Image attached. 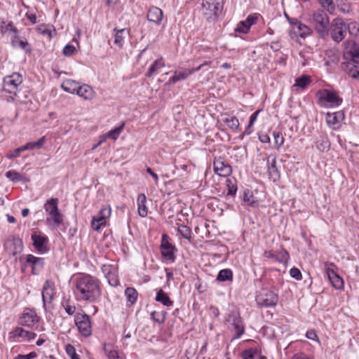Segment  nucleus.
Returning a JSON list of instances; mask_svg holds the SVG:
<instances>
[{
    "instance_id": "412c9836",
    "label": "nucleus",
    "mask_w": 359,
    "mask_h": 359,
    "mask_svg": "<svg viewBox=\"0 0 359 359\" xmlns=\"http://www.w3.org/2000/svg\"><path fill=\"white\" fill-rule=\"evenodd\" d=\"M325 120L327 125L334 130L340 128L344 119V114H325Z\"/></svg>"
},
{
    "instance_id": "4468645a",
    "label": "nucleus",
    "mask_w": 359,
    "mask_h": 359,
    "mask_svg": "<svg viewBox=\"0 0 359 359\" xmlns=\"http://www.w3.org/2000/svg\"><path fill=\"white\" fill-rule=\"evenodd\" d=\"M176 248L169 241V237L166 234L162 236L161 252L162 257L168 261L174 262L175 259V251Z\"/></svg>"
},
{
    "instance_id": "473e14b6",
    "label": "nucleus",
    "mask_w": 359,
    "mask_h": 359,
    "mask_svg": "<svg viewBox=\"0 0 359 359\" xmlns=\"http://www.w3.org/2000/svg\"><path fill=\"white\" fill-rule=\"evenodd\" d=\"M165 66L163 58L156 60L149 67V70L146 73L147 77H151L154 74H156L160 69Z\"/></svg>"
},
{
    "instance_id": "69168bd1",
    "label": "nucleus",
    "mask_w": 359,
    "mask_h": 359,
    "mask_svg": "<svg viewBox=\"0 0 359 359\" xmlns=\"http://www.w3.org/2000/svg\"><path fill=\"white\" fill-rule=\"evenodd\" d=\"M256 20H257L256 17H253L252 15H249L245 21V23L248 24V26L251 27L253 24L255 23Z\"/></svg>"
},
{
    "instance_id": "f257e3e1",
    "label": "nucleus",
    "mask_w": 359,
    "mask_h": 359,
    "mask_svg": "<svg viewBox=\"0 0 359 359\" xmlns=\"http://www.w3.org/2000/svg\"><path fill=\"white\" fill-rule=\"evenodd\" d=\"M75 294L81 300L93 302L100 296L99 280L88 274L77 277L75 280Z\"/></svg>"
},
{
    "instance_id": "ea45409f",
    "label": "nucleus",
    "mask_w": 359,
    "mask_h": 359,
    "mask_svg": "<svg viewBox=\"0 0 359 359\" xmlns=\"http://www.w3.org/2000/svg\"><path fill=\"white\" fill-rule=\"evenodd\" d=\"M125 295L128 302L133 304L137 301L138 293L135 288L127 287L125 290Z\"/></svg>"
},
{
    "instance_id": "a18cd8bd",
    "label": "nucleus",
    "mask_w": 359,
    "mask_h": 359,
    "mask_svg": "<svg viewBox=\"0 0 359 359\" xmlns=\"http://www.w3.org/2000/svg\"><path fill=\"white\" fill-rule=\"evenodd\" d=\"M289 259V254L285 250H283L279 254L275 255L273 260L280 263H285Z\"/></svg>"
},
{
    "instance_id": "5701e85b",
    "label": "nucleus",
    "mask_w": 359,
    "mask_h": 359,
    "mask_svg": "<svg viewBox=\"0 0 359 359\" xmlns=\"http://www.w3.org/2000/svg\"><path fill=\"white\" fill-rule=\"evenodd\" d=\"M10 338L22 337L27 341L34 339L36 337V334L25 330L22 327H17L9 333Z\"/></svg>"
},
{
    "instance_id": "ddd939ff",
    "label": "nucleus",
    "mask_w": 359,
    "mask_h": 359,
    "mask_svg": "<svg viewBox=\"0 0 359 359\" xmlns=\"http://www.w3.org/2000/svg\"><path fill=\"white\" fill-rule=\"evenodd\" d=\"M111 209L109 205L103 207L99 212L97 217H93L91 226L93 230L99 231L102 226L106 224L107 219L110 217Z\"/></svg>"
},
{
    "instance_id": "dca6fc26",
    "label": "nucleus",
    "mask_w": 359,
    "mask_h": 359,
    "mask_svg": "<svg viewBox=\"0 0 359 359\" xmlns=\"http://www.w3.org/2000/svg\"><path fill=\"white\" fill-rule=\"evenodd\" d=\"M55 285L54 283L47 280L43 285L41 297L43 301V307L46 309V304L47 302H51L53 299L55 294Z\"/></svg>"
},
{
    "instance_id": "4be33fe9",
    "label": "nucleus",
    "mask_w": 359,
    "mask_h": 359,
    "mask_svg": "<svg viewBox=\"0 0 359 359\" xmlns=\"http://www.w3.org/2000/svg\"><path fill=\"white\" fill-rule=\"evenodd\" d=\"M63 222V215L60 210L48 215L46 223L51 229L59 227Z\"/></svg>"
},
{
    "instance_id": "8fccbe9b",
    "label": "nucleus",
    "mask_w": 359,
    "mask_h": 359,
    "mask_svg": "<svg viewBox=\"0 0 359 359\" xmlns=\"http://www.w3.org/2000/svg\"><path fill=\"white\" fill-rule=\"evenodd\" d=\"M250 27L248 26V24L245 23V21H241L235 29L236 32L246 34L248 32Z\"/></svg>"
},
{
    "instance_id": "13d9d810",
    "label": "nucleus",
    "mask_w": 359,
    "mask_h": 359,
    "mask_svg": "<svg viewBox=\"0 0 359 359\" xmlns=\"http://www.w3.org/2000/svg\"><path fill=\"white\" fill-rule=\"evenodd\" d=\"M65 310L69 315H73L75 313L76 307L70 304L64 305Z\"/></svg>"
},
{
    "instance_id": "b1692460",
    "label": "nucleus",
    "mask_w": 359,
    "mask_h": 359,
    "mask_svg": "<svg viewBox=\"0 0 359 359\" xmlns=\"http://www.w3.org/2000/svg\"><path fill=\"white\" fill-rule=\"evenodd\" d=\"M125 126V123L122 122L118 126L115 128L109 130L107 133H105L102 137L100 142L97 143L95 147L100 145L105 140L111 139L113 140H116L118 139L121 133H122L123 128Z\"/></svg>"
},
{
    "instance_id": "6e6d98bb",
    "label": "nucleus",
    "mask_w": 359,
    "mask_h": 359,
    "mask_svg": "<svg viewBox=\"0 0 359 359\" xmlns=\"http://www.w3.org/2000/svg\"><path fill=\"white\" fill-rule=\"evenodd\" d=\"M330 142L327 140H323L320 143H318L317 147L322 151H327L330 148Z\"/></svg>"
},
{
    "instance_id": "72a5a7b5",
    "label": "nucleus",
    "mask_w": 359,
    "mask_h": 359,
    "mask_svg": "<svg viewBox=\"0 0 359 359\" xmlns=\"http://www.w3.org/2000/svg\"><path fill=\"white\" fill-rule=\"evenodd\" d=\"M155 299L166 306H170L173 304V302L170 300L168 294L161 289L157 292Z\"/></svg>"
},
{
    "instance_id": "49530a36",
    "label": "nucleus",
    "mask_w": 359,
    "mask_h": 359,
    "mask_svg": "<svg viewBox=\"0 0 359 359\" xmlns=\"http://www.w3.org/2000/svg\"><path fill=\"white\" fill-rule=\"evenodd\" d=\"M275 147L277 149H279L284 143V137L281 133L280 132H273V133Z\"/></svg>"
},
{
    "instance_id": "6ab92c4d",
    "label": "nucleus",
    "mask_w": 359,
    "mask_h": 359,
    "mask_svg": "<svg viewBox=\"0 0 359 359\" xmlns=\"http://www.w3.org/2000/svg\"><path fill=\"white\" fill-rule=\"evenodd\" d=\"M202 67V65H199L196 68L185 69L182 71H175L173 76L169 79V83H175L177 81L186 79L189 75L194 74L196 72L199 71Z\"/></svg>"
},
{
    "instance_id": "4d7b16f0",
    "label": "nucleus",
    "mask_w": 359,
    "mask_h": 359,
    "mask_svg": "<svg viewBox=\"0 0 359 359\" xmlns=\"http://www.w3.org/2000/svg\"><path fill=\"white\" fill-rule=\"evenodd\" d=\"M37 354L35 352H30L27 355L19 354L14 359H34L36 358Z\"/></svg>"
},
{
    "instance_id": "c85d7f7f",
    "label": "nucleus",
    "mask_w": 359,
    "mask_h": 359,
    "mask_svg": "<svg viewBox=\"0 0 359 359\" xmlns=\"http://www.w3.org/2000/svg\"><path fill=\"white\" fill-rule=\"evenodd\" d=\"M76 94L86 100H90L94 97L95 91L90 86L83 84L79 85Z\"/></svg>"
},
{
    "instance_id": "a19ab883",
    "label": "nucleus",
    "mask_w": 359,
    "mask_h": 359,
    "mask_svg": "<svg viewBox=\"0 0 359 359\" xmlns=\"http://www.w3.org/2000/svg\"><path fill=\"white\" fill-rule=\"evenodd\" d=\"M31 266L32 267V271L33 274H37L39 271L41 269L44 264V259L41 257H34V259L32 260Z\"/></svg>"
},
{
    "instance_id": "c03bdc74",
    "label": "nucleus",
    "mask_w": 359,
    "mask_h": 359,
    "mask_svg": "<svg viewBox=\"0 0 359 359\" xmlns=\"http://www.w3.org/2000/svg\"><path fill=\"white\" fill-rule=\"evenodd\" d=\"M346 29L352 36H356V35H359V34H358V31L359 30V24L356 22H351L347 24Z\"/></svg>"
},
{
    "instance_id": "774afa93",
    "label": "nucleus",
    "mask_w": 359,
    "mask_h": 359,
    "mask_svg": "<svg viewBox=\"0 0 359 359\" xmlns=\"http://www.w3.org/2000/svg\"><path fill=\"white\" fill-rule=\"evenodd\" d=\"M25 151L24 149H22V146L16 149L15 150L13 151V154L10 155L9 158H15V157H17L20 155V153Z\"/></svg>"
},
{
    "instance_id": "e433bc0d",
    "label": "nucleus",
    "mask_w": 359,
    "mask_h": 359,
    "mask_svg": "<svg viewBox=\"0 0 359 359\" xmlns=\"http://www.w3.org/2000/svg\"><path fill=\"white\" fill-rule=\"evenodd\" d=\"M311 80L309 76L302 75L295 79V83L293 87H298L300 88H304L311 83Z\"/></svg>"
},
{
    "instance_id": "79ce46f5",
    "label": "nucleus",
    "mask_w": 359,
    "mask_h": 359,
    "mask_svg": "<svg viewBox=\"0 0 359 359\" xmlns=\"http://www.w3.org/2000/svg\"><path fill=\"white\" fill-rule=\"evenodd\" d=\"M226 185L228 189L227 195L234 196L237 191V186L235 179H227Z\"/></svg>"
},
{
    "instance_id": "f8f14e48",
    "label": "nucleus",
    "mask_w": 359,
    "mask_h": 359,
    "mask_svg": "<svg viewBox=\"0 0 359 359\" xmlns=\"http://www.w3.org/2000/svg\"><path fill=\"white\" fill-rule=\"evenodd\" d=\"M39 318L33 309L25 308L20 317L19 324L22 326L32 327L39 322Z\"/></svg>"
},
{
    "instance_id": "9b49d317",
    "label": "nucleus",
    "mask_w": 359,
    "mask_h": 359,
    "mask_svg": "<svg viewBox=\"0 0 359 359\" xmlns=\"http://www.w3.org/2000/svg\"><path fill=\"white\" fill-rule=\"evenodd\" d=\"M31 239L33 242L34 248L41 252H46L48 250L47 244L48 238L40 231H35L32 233Z\"/></svg>"
},
{
    "instance_id": "5fc2aeb1",
    "label": "nucleus",
    "mask_w": 359,
    "mask_h": 359,
    "mask_svg": "<svg viewBox=\"0 0 359 359\" xmlns=\"http://www.w3.org/2000/svg\"><path fill=\"white\" fill-rule=\"evenodd\" d=\"M290 274L292 278H294L297 280H301L302 278L301 271L295 267L290 269Z\"/></svg>"
},
{
    "instance_id": "a211bd4d",
    "label": "nucleus",
    "mask_w": 359,
    "mask_h": 359,
    "mask_svg": "<svg viewBox=\"0 0 359 359\" xmlns=\"http://www.w3.org/2000/svg\"><path fill=\"white\" fill-rule=\"evenodd\" d=\"M329 266H330L326 269V273L332 285L337 290L343 288V279L338 274H337V273L332 269H331V267H334V264H330Z\"/></svg>"
},
{
    "instance_id": "7ed1b4c3",
    "label": "nucleus",
    "mask_w": 359,
    "mask_h": 359,
    "mask_svg": "<svg viewBox=\"0 0 359 359\" xmlns=\"http://www.w3.org/2000/svg\"><path fill=\"white\" fill-rule=\"evenodd\" d=\"M223 0H203L202 15L208 22L215 20L223 9Z\"/></svg>"
},
{
    "instance_id": "6e6552de",
    "label": "nucleus",
    "mask_w": 359,
    "mask_h": 359,
    "mask_svg": "<svg viewBox=\"0 0 359 359\" xmlns=\"http://www.w3.org/2000/svg\"><path fill=\"white\" fill-rule=\"evenodd\" d=\"M74 322L78 330L83 337H89L91 334L92 327L88 315L76 313L74 316Z\"/></svg>"
},
{
    "instance_id": "423d86ee",
    "label": "nucleus",
    "mask_w": 359,
    "mask_h": 359,
    "mask_svg": "<svg viewBox=\"0 0 359 359\" xmlns=\"http://www.w3.org/2000/svg\"><path fill=\"white\" fill-rule=\"evenodd\" d=\"M342 57L344 61L359 62V46L353 40L345 41Z\"/></svg>"
},
{
    "instance_id": "393cba45",
    "label": "nucleus",
    "mask_w": 359,
    "mask_h": 359,
    "mask_svg": "<svg viewBox=\"0 0 359 359\" xmlns=\"http://www.w3.org/2000/svg\"><path fill=\"white\" fill-rule=\"evenodd\" d=\"M113 31L114 32V43L119 48H122L125 43L126 36L130 34V30L125 28L121 29L114 28Z\"/></svg>"
},
{
    "instance_id": "09e8293b",
    "label": "nucleus",
    "mask_w": 359,
    "mask_h": 359,
    "mask_svg": "<svg viewBox=\"0 0 359 359\" xmlns=\"http://www.w3.org/2000/svg\"><path fill=\"white\" fill-rule=\"evenodd\" d=\"M66 352L67 355L71 358V359H80V357L79 355L76 353L75 348L71 345L67 344L65 348Z\"/></svg>"
},
{
    "instance_id": "37998d69",
    "label": "nucleus",
    "mask_w": 359,
    "mask_h": 359,
    "mask_svg": "<svg viewBox=\"0 0 359 359\" xmlns=\"http://www.w3.org/2000/svg\"><path fill=\"white\" fill-rule=\"evenodd\" d=\"M178 232L185 239L190 240L191 235V229L186 225H180L177 228Z\"/></svg>"
},
{
    "instance_id": "aec40b11",
    "label": "nucleus",
    "mask_w": 359,
    "mask_h": 359,
    "mask_svg": "<svg viewBox=\"0 0 359 359\" xmlns=\"http://www.w3.org/2000/svg\"><path fill=\"white\" fill-rule=\"evenodd\" d=\"M147 18L149 22H153L156 25H160L163 20V13L161 8L156 6H151L148 11Z\"/></svg>"
},
{
    "instance_id": "a878e982",
    "label": "nucleus",
    "mask_w": 359,
    "mask_h": 359,
    "mask_svg": "<svg viewBox=\"0 0 359 359\" xmlns=\"http://www.w3.org/2000/svg\"><path fill=\"white\" fill-rule=\"evenodd\" d=\"M221 121L233 130H237L239 128L238 119L233 116L232 114H222Z\"/></svg>"
},
{
    "instance_id": "4c0bfd02",
    "label": "nucleus",
    "mask_w": 359,
    "mask_h": 359,
    "mask_svg": "<svg viewBox=\"0 0 359 359\" xmlns=\"http://www.w3.org/2000/svg\"><path fill=\"white\" fill-rule=\"evenodd\" d=\"M11 247H13V250L11 252V253L13 256L21 253V252L23 250L22 241L20 238L13 239L11 242Z\"/></svg>"
},
{
    "instance_id": "bf43d9fd",
    "label": "nucleus",
    "mask_w": 359,
    "mask_h": 359,
    "mask_svg": "<svg viewBox=\"0 0 359 359\" xmlns=\"http://www.w3.org/2000/svg\"><path fill=\"white\" fill-rule=\"evenodd\" d=\"M38 29L40 32V33L42 34L43 35H46L49 38H51V36H52V34H51L52 32H51L50 29H47L46 27H39Z\"/></svg>"
},
{
    "instance_id": "58836bf2",
    "label": "nucleus",
    "mask_w": 359,
    "mask_h": 359,
    "mask_svg": "<svg viewBox=\"0 0 359 359\" xmlns=\"http://www.w3.org/2000/svg\"><path fill=\"white\" fill-rule=\"evenodd\" d=\"M233 279V272L231 269H226L221 270L217 277L219 281L231 280Z\"/></svg>"
},
{
    "instance_id": "0eeeda50",
    "label": "nucleus",
    "mask_w": 359,
    "mask_h": 359,
    "mask_svg": "<svg viewBox=\"0 0 359 359\" xmlns=\"http://www.w3.org/2000/svg\"><path fill=\"white\" fill-rule=\"evenodd\" d=\"M278 301V295L269 290H262L256 297V302L259 306L264 307L274 306Z\"/></svg>"
},
{
    "instance_id": "bb28decb",
    "label": "nucleus",
    "mask_w": 359,
    "mask_h": 359,
    "mask_svg": "<svg viewBox=\"0 0 359 359\" xmlns=\"http://www.w3.org/2000/svg\"><path fill=\"white\" fill-rule=\"evenodd\" d=\"M297 25L294 27V29L292 30L293 34L296 36H299L301 38H306L309 36L312 33V29L307 25L301 22H297Z\"/></svg>"
},
{
    "instance_id": "338daca9",
    "label": "nucleus",
    "mask_w": 359,
    "mask_h": 359,
    "mask_svg": "<svg viewBox=\"0 0 359 359\" xmlns=\"http://www.w3.org/2000/svg\"><path fill=\"white\" fill-rule=\"evenodd\" d=\"M26 17H27V18L28 20H30V22L32 24H36V15L35 14L27 13H26Z\"/></svg>"
},
{
    "instance_id": "f03ea898",
    "label": "nucleus",
    "mask_w": 359,
    "mask_h": 359,
    "mask_svg": "<svg viewBox=\"0 0 359 359\" xmlns=\"http://www.w3.org/2000/svg\"><path fill=\"white\" fill-rule=\"evenodd\" d=\"M310 22L320 37L325 38L328 36L330 20L325 11L320 9L313 11L310 18Z\"/></svg>"
},
{
    "instance_id": "9d476101",
    "label": "nucleus",
    "mask_w": 359,
    "mask_h": 359,
    "mask_svg": "<svg viewBox=\"0 0 359 359\" xmlns=\"http://www.w3.org/2000/svg\"><path fill=\"white\" fill-rule=\"evenodd\" d=\"M22 78L19 73H13L4 79V90L16 95L15 90L22 83Z\"/></svg>"
},
{
    "instance_id": "1a4fd4ad",
    "label": "nucleus",
    "mask_w": 359,
    "mask_h": 359,
    "mask_svg": "<svg viewBox=\"0 0 359 359\" xmlns=\"http://www.w3.org/2000/svg\"><path fill=\"white\" fill-rule=\"evenodd\" d=\"M227 321L233 327L235 334L233 337V339H239L244 334L245 326L240 314L238 312H232L229 314Z\"/></svg>"
},
{
    "instance_id": "de8ad7c7",
    "label": "nucleus",
    "mask_w": 359,
    "mask_h": 359,
    "mask_svg": "<svg viewBox=\"0 0 359 359\" xmlns=\"http://www.w3.org/2000/svg\"><path fill=\"white\" fill-rule=\"evenodd\" d=\"M257 114H252L251 115V116L250 118L249 123H248V126L246 127L245 131L243 133V135H248L252 133V127L255 121L257 119Z\"/></svg>"
},
{
    "instance_id": "2eb2a0df",
    "label": "nucleus",
    "mask_w": 359,
    "mask_h": 359,
    "mask_svg": "<svg viewBox=\"0 0 359 359\" xmlns=\"http://www.w3.org/2000/svg\"><path fill=\"white\" fill-rule=\"evenodd\" d=\"M213 168L215 172L221 177H228L232 172L231 166L229 163H224L221 157L215 159Z\"/></svg>"
},
{
    "instance_id": "3c124183",
    "label": "nucleus",
    "mask_w": 359,
    "mask_h": 359,
    "mask_svg": "<svg viewBox=\"0 0 359 359\" xmlns=\"http://www.w3.org/2000/svg\"><path fill=\"white\" fill-rule=\"evenodd\" d=\"M76 52V48L73 45L67 44L63 48V54L65 56L69 57Z\"/></svg>"
},
{
    "instance_id": "603ef678",
    "label": "nucleus",
    "mask_w": 359,
    "mask_h": 359,
    "mask_svg": "<svg viewBox=\"0 0 359 359\" xmlns=\"http://www.w3.org/2000/svg\"><path fill=\"white\" fill-rule=\"evenodd\" d=\"M34 259V256L32 255H22L20 256L19 258V261L21 264H24L25 263L27 264L28 265H31L32 262H33V259Z\"/></svg>"
},
{
    "instance_id": "f704fd0d",
    "label": "nucleus",
    "mask_w": 359,
    "mask_h": 359,
    "mask_svg": "<svg viewBox=\"0 0 359 359\" xmlns=\"http://www.w3.org/2000/svg\"><path fill=\"white\" fill-rule=\"evenodd\" d=\"M6 177L13 182H28L29 180L25 176L15 170H9L6 172Z\"/></svg>"
},
{
    "instance_id": "c756f323",
    "label": "nucleus",
    "mask_w": 359,
    "mask_h": 359,
    "mask_svg": "<svg viewBox=\"0 0 359 359\" xmlns=\"http://www.w3.org/2000/svg\"><path fill=\"white\" fill-rule=\"evenodd\" d=\"M147 198L144 194H140L137 196V211L138 214L142 217H145L148 213V209L146 205Z\"/></svg>"
},
{
    "instance_id": "e2e57ef3",
    "label": "nucleus",
    "mask_w": 359,
    "mask_h": 359,
    "mask_svg": "<svg viewBox=\"0 0 359 359\" xmlns=\"http://www.w3.org/2000/svg\"><path fill=\"white\" fill-rule=\"evenodd\" d=\"M19 46L24 49L26 52H30L31 49L29 48V45L27 41H20L19 42Z\"/></svg>"
},
{
    "instance_id": "c9c22d12",
    "label": "nucleus",
    "mask_w": 359,
    "mask_h": 359,
    "mask_svg": "<svg viewBox=\"0 0 359 359\" xmlns=\"http://www.w3.org/2000/svg\"><path fill=\"white\" fill-rule=\"evenodd\" d=\"M243 359H265L257 349L250 348L243 352Z\"/></svg>"
},
{
    "instance_id": "052dcab7",
    "label": "nucleus",
    "mask_w": 359,
    "mask_h": 359,
    "mask_svg": "<svg viewBox=\"0 0 359 359\" xmlns=\"http://www.w3.org/2000/svg\"><path fill=\"white\" fill-rule=\"evenodd\" d=\"M319 4L321 5L323 8H329L330 6L333 5V1L332 0H318Z\"/></svg>"
},
{
    "instance_id": "680f3d73",
    "label": "nucleus",
    "mask_w": 359,
    "mask_h": 359,
    "mask_svg": "<svg viewBox=\"0 0 359 359\" xmlns=\"http://www.w3.org/2000/svg\"><path fill=\"white\" fill-rule=\"evenodd\" d=\"M306 336L308 339L316 340L318 338L316 332L313 330L307 331Z\"/></svg>"
},
{
    "instance_id": "7c9ffc66",
    "label": "nucleus",
    "mask_w": 359,
    "mask_h": 359,
    "mask_svg": "<svg viewBox=\"0 0 359 359\" xmlns=\"http://www.w3.org/2000/svg\"><path fill=\"white\" fill-rule=\"evenodd\" d=\"M79 86V83L72 79L65 80L61 85L65 91L72 94L77 93Z\"/></svg>"
},
{
    "instance_id": "2f4dec72",
    "label": "nucleus",
    "mask_w": 359,
    "mask_h": 359,
    "mask_svg": "<svg viewBox=\"0 0 359 359\" xmlns=\"http://www.w3.org/2000/svg\"><path fill=\"white\" fill-rule=\"evenodd\" d=\"M58 203L59 200L57 198H51L45 203L43 208L47 215L59 210Z\"/></svg>"
},
{
    "instance_id": "20e7f679",
    "label": "nucleus",
    "mask_w": 359,
    "mask_h": 359,
    "mask_svg": "<svg viewBox=\"0 0 359 359\" xmlns=\"http://www.w3.org/2000/svg\"><path fill=\"white\" fill-rule=\"evenodd\" d=\"M317 97L319 104L325 108L336 107L342 102V99L337 93L328 89H322L318 91Z\"/></svg>"
},
{
    "instance_id": "39448f33",
    "label": "nucleus",
    "mask_w": 359,
    "mask_h": 359,
    "mask_svg": "<svg viewBox=\"0 0 359 359\" xmlns=\"http://www.w3.org/2000/svg\"><path fill=\"white\" fill-rule=\"evenodd\" d=\"M332 39L337 43L341 42L346 35V25L342 19L335 18L330 27Z\"/></svg>"
},
{
    "instance_id": "f3484780",
    "label": "nucleus",
    "mask_w": 359,
    "mask_h": 359,
    "mask_svg": "<svg viewBox=\"0 0 359 359\" xmlns=\"http://www.w3.org/2000/svg\"><path fill=\"white\" fill-rule=\"evenodd\" d=\"M359 62L344 61L341 63V69L350 77L359 80Z\"/></svg>"
},
{
    "instance_id": "0e129e2a",
    "label": "nucleus",
    "mask_w": 359,
    "mask_h": 359,
    "mask_svg": "<svg viewBox=\"0 0 359 359\" xmlns=\"http://www.w3.org/2000/svg\"><path fill=\"white\" fill-rule=\"evenodd\" d=\"M290 359H311L303 353H298L292 356Z\"/></svg>"
},
{
    "instance_id": "cd10ccee",
    "label": "nucleus",
    "mask_w": 359,
    "mask_h": 359,
    "mask_svg": "<svg viewBox=\"0 0 359 359\" xmlns=\"http://www.w3.org/2000/svg\"><path fill=\"white\" fill-rule=\"evenodd\" d=\"M243 203L245 205L250 208H257L259 206L258 199L254 196L252 191L250 190H245L243 193Z\"/></svg>"
},
{
    "instance_id": "864d4df0",
    "label": "nucleus",
    "mask_w": 359,
    "mask_h": 359,
    "mask_svg": "<svg viewBox=\"0 0 359 359\" xmlns=\"http://www.w3.org/2000/svg\"><path fill=\"white\" fill-rule=\"evenodd\" d=\"M152 318L158 323H162L165 319V315L164 313L159 314L156 311H153L151 314Z\"/></svg>"
}]
</instances>
